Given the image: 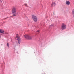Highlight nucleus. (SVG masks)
I'll use <instances>...</instances> for the list:
<instances>
[{"label": "nucleus", "instance_id": "obj_1", "mask_svg": "<svg viewBox=\"0 0 74 74\" xmlns=\"http://www.w3.org/2000/svg\"><path fill=\"white\" fill-rule=\"evenodd\" d=\"M16 12V8L15 7H14L12 10V13L13 14V16H16V15L15 14Z\"/></svg>", "mask_w": 74, "mask_h": 74}, {"label": "nucleus", "instance_id": "obj_2", "mask_svg": "<svg viewBox=\"0 0 74 74\" xmlns=\"http://www.w3.org/2000/svg\"><path fill=\"white\" fill-rule=\"evenodd\" d=\"M24 37L26 39H28L29 40H31L32 39V37L29 35H24Z\"/></svg>", "mask_w": 74, "mask_h": 74}, {"label": "nucleus", "instance_id": "obj_3", "mask_svg": "<svg viewBox=\"0 0 74 74\" xmlns=\"http://www.w3.org/2000/svg\"><path fill=\"white\" fill-rule=\"evenodd\" d=\"M32 18L33 21L35 22H37V18L35 16L33 15L32 16Z\"/></svg>", "mask_w": 74, "mask_h": 74}, {"label": "nucleus", "instance_id": "obj_4", "mask_svg": "<svg viewBox=\"0 0 74 74\" xmlns=\"http://www.w3.org/2000/svg\"><path fill=\"white\" fill-rule=\"evenodd\" d=\"M16 37L17 39L18 42L19 44H20V42H21V38H20V37H19V36L17 34H16Z\"/></svg>", "mask_w": 74, "mask_h": 74}, {"label": "nucleus", "instance_id": "obj_5", "mask_svg": "<svg viewBox=\"0 0 74 74\" xmlns=\"http://www.w3.org/2000/svg\"><path fill=\"white\" fill-rule=\"evenodd\" d=\"M66 25L64 23H62L61 25V29L62 30H64L66 29Z\"/></svg>", "mask_w": 74, "mask_h": 74}, {"label": "nucleus", "instance_id": "obj_6", "mask_svg": "<svg viewBox=\"0 0 74 74\" xmlns=\"http://www.w3.org/2000/svg\"><path fill=\"white\" fill-rule=\"evenodd\" d=\"M55 5H56V3H55V2H53L51 5V6L53 7V6H55Z\"/></svg>", "mask_w": 74, "mask_h": 74}, {"label": "nucleus", "instance_id": "obj_7", "mask_svg": "<svg viewBox=\"0 0 74 74\" xmlns=\"http://www.w3.org/2000/svg\"><path fill=\"white\" fill-rule=\"evenodd\" d=\"M66 5H70V3L69 1H66Z\"/></svg>", "mask_w": 74, "mask_h": 74}, {"label": "nucleus", "instance_id": "obj_8", "mask_svg": "<svg viewBox=\"0 0 74 74\" xmlns=\"http://www.w3.org/2000/svg\"><path fill=\"white\" fill-rule=\"evenodd\" d=\"M0 33H4V31L3 29H0Z\"/></svg>", "mask_w": 74, "mask_h": 74}, {"label": "nucleus", "instance_id": "obj_9", "mask_svg": "<svg viewBox=\"0 0 74 74\" xmlns=\"http://www.w3.org/2000/svg\"><path fill=\"white\" fill-rule=\"evenodd\" d=\"M72 15L73 18H74V9H73L72 11Z\"/></svg>", "mask_w": 74, "mask_h": 74}, {"label": "nucleus", "instance_id": "obj_10", "mask_svg": "<svg viewBox=\"0 0 74 74\" xmlns=\"http://www.w3.org/2000/svg\"><path fill=\"white\" fill-rule=\"evenodd\" d=\"M7 46L9 48V46L10 45H9V44H8V43H7Z\"/></svg>", "mask_w": 74, "mask_h": 74}, {"label": "nucleus", "instance_id": "obj_11", "mask_svg": "<svg viewBox=\"0 0 74 74\" xmlns=\"http://www.w3.org/2000/svg\"><path fill=\"white\" fill-rule=\"evenodd\" d=\"M52 26H53V25H50V26H49V27H52Z\"/></svg>", "mask_w": 74, "mask_h": 74}, {"label": "nucleus", "instance_id": "obj_12", "mask_svg": "<svg viewBox=\"0 0 74 74\" xmlns=\"http://www.w3.org/2000/svg\"><path fill=\"white\" fill-rule=\"evenodd\" d=\"M25 5L26 6V7H27V4H25Z\"/></svg>", "mask_w": 74, "mask_h": 74}, {"label": "nucleus", "instance_id": "obj_13", "mask_svg": "<svg viewBox=\"0 0 74 74\" xmlns=\"http://www.w3.org/2000/svg\"><path fill=\"white\" fill-rule=\"evenodd\" d=\"M40 32V31L39 30H38V31H37V32Z\"/></svg>", "mask_w": 74, "mask_h": 74}, {"label": "nucleus", "instance_id": "obj_14", "mask_svg": "<svg viewBox=\"0 0 74 74\" xmlns=\"http://www.w3.org/2000/svg\"><path fill=\"white\" fill-rule=\"evenodd\" d=\"M7 18H8L7 17V18H5V19H7Z\"/></svg>", "mask_w": 74, "mask_h": 74}]
</instances>
